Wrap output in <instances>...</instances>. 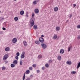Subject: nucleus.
Masks as SVG:
<instances>
[{"label":"nucleus","mask_w":80,"mask_h":80,"mask_svg":"<svg viewBox=\"0 0 80 80\" xmlns=\"http://www.w3.org/2000/svg\"><path fill=\"white\" fill-rule=\"evenodd\" d=\"M35 18H31L29 21V22L30 24V27L32 28L34 25V22L35 21Z\"/></svg>","instance_id":"nucleus-1"},{"label":"nucleus","mask_w":80,"mask_h":80,"mask_svg":"<svg viewBox=\"0 0 80 80\" xmlns=\"http://www.w3.org/2000/svg\"><path fill=\"white\" fill-rule=\"evenodd\" d=\"M41 45L43 49H45L47 47V45L44 43H41Z\"/></svg>","instance_id":"nucleus-2"},{"label":"nucleus","mask_w":80,"mask_h":80,"mask_svg":"<svg viewBox=\"0 0 80 80\" xmlns=\"http://www.w3.org/2000/svg\"><path fill=\"white\" fill-rule=\"evenodd\" d=\"M39 40L41 43H43L44 42V39L42 38H39Z\"/></svg>","instance_id":"nucleus-3"},{"label":"nucleus","mask_w":80,"mask_h":80,"mask_svg":"<svg viewBox=\"0 0 80 80\" xmlns=\"http://www.w3.org/2000/svg\"><path fill=\"white\" fill-rule=\"evenodd\" d=\"M8 54H6L4 56V57L3 60H7V58H8Z\"/></svg>","instance_id":"nucleus-4"},{"label":"nucleus","mask_w":80,"mask_h":80,"mask_svg":"<svg viewBox=\"0 0 80 80\" xmlns=\"http://www.w3.org/2000/svg\"><path fill=\"white\" fill-rule=\"evenodd\" d=\"M25 52H22V54H21V58H25Z\"/></svg>","instance_id":"nucleus-5"},{"label":"nucleus","mask_w":80,"mask_h":80,"mask_svg":"<svg viewBox=\"0 0 80 80\" xmlns=\"http://www.w3.org/2000/svg\"><path fill=\"white\" fill-rule=\"evenodd\" d=\"M34 12L35 13H39V10H38V9L36 8L34 10Z\"/></svg>","instance_id":"nucleus-6"},{"label":"nucleus","mask_w":80,"mask_h":80,"mask_svg":"<svg viewBox=\"0 0 80 80\" xmlns=\"http://www.w3.org/2000/svg\"><path fill=\"white\" fill-rule=\"evenodd\" d=\"M17 42V39L16 38H14L12 39L13 43H16Z\"/></svg>","instance_id":"nucleus-7"},{"label":"nucleus","mask_w":80,"mask_h":80,"mask_svg":"<svg viewBox=\"0 0 80 80\" xmlns=\"http://www.w3.org/2000/svg\"><path fill=\"white\" fill-rule=\"evenodd\" d=\"M37 28H38L37 25L36 24L34 25L33 26V29H34V30H37Z\"/></svg>","instance_id":"nucleus-8"},{"label":"nucleus","mask_w":80,"mask_h":80,"mask_svg":"<svg viewBox=\"0 0 80 80\" xmlns=\"http://www.w3.org/2000/svg\"><path fill=\"white\" fill-rule=\"evenodd\" d=\"M58 10V7H56L54 8V10L55 12H57Z\"/></svg>","instance_id":"nucleus-9"},{"label":"nucleus","mask_w":80,"mask_h":80,"mask_svg":"<svg viewBox=\"0 0 80 80\" xmlns=\"http://www.w3.org/2000/svg\"><path fill=\"white\" fill-rule=\"evenodd\" d=\"M23 43L25 47L27 46V42L25 41L23 42Z\"/></svg>","instance_id":"nucleus-10"},{"label":"nucleus","mask_w":80,"mask_h":80,"mask_svg":"<svg viewBox=\"0 0 80 80\" xmlns=\"http://www.w3.org/2000/svg\"><path fill=\"white\" fill-rule=\"evenodd\" d=\"M67 64L68 65H71L72 64V62L71 61H68L67 62Z\"/></svg>","instance_id":"nucleus-11"},{"label":"nucleus","mask_w":80,"mask_h":80,"mask_svg":"<svg viewBox=\"0 0 80 80\" xmlns=\"http://www.w3.org/2000/svg\"><path fill=\"white\" fill-rule=\"evenodd\" d=\"M5 50L6 52H8V51H9L10 50V48L8 47H7L5 48Z\"/></svg>","instance_id":"nucleus-12"},{"label":"nucleus","mask_w":80,"mask_h":80,"mask_svg":"<svg viewBox=\"0 0 80 80\" xmlns=\"http://www.w3.org/2000/svg\"><path fill=\"white\" fill-rule=\"evenodd\" d=\"M20 14L21 15H23L24 14V11L22 10L20 12Z\"/></svg>","instance_id":"nucleus-13"},{"label":"nucleus","mask_w":80,"mask_h":80,"mask_svg":"<svg viewBox=\"0 0 80 80\" xmlns=\"http://www.w3.org/2000/svg\"><path fill=\"white\" fill-rule=\"evenodd\" d=\"M64 53V50L62 49H61L60 51V53L63 54Z\"/></svg>","instance_id":"nucleus-14"},{"label":"nucleus","mask_w":80,"mask_h":80,"mask_svg":"<svg viewBox=\"0 0 80 80\" xmlns=\"http://www.w3.org/2000/svg\"><path fill=\"white\" fill-rule=\"evenodd\" d=\"M13 63L15 64V65L17 64L18 63V62H17V60H14L13 62Z\"/></svg>","instance_id":"nucleus-15"},{"label":"nucleus","mask_w":80,"mask_h":80,"mask_svg":"<svg viewBox=\"0 0 80 80\" xmlns=\"http://www.w3.org/2000/svg\"><path fill=\"white\" fill-rule=\"evenodd\" d=\"M58 60H61L62 59V58H61V56H58Z\"/></svg>","instance_id":"nucleus-16"},{"label":"nucleus","mask_w":80,"mask_h":80,"mask_svg":"<svg viewBox=\"0 0 80 80\" xmlns=\"http://www.w3.org/2000/svg\"><path fill=\"white\" fill-rule=\"evenodd\" d=\"M25 73H26V74H29V73H30V70H26Z\"/></svg>","instance_id":"nucleus-17"},{"label":"nucleus","mask_w":80,"mask_h":80,"mask_svg":"<svg viewBox=\"0 0 80 80\" xmlns=\"http://www.w3.org/2000/svg\"><path fill=\"white\" fill-rule=\"evenodd\" d=\"M11 67H12V68L15 67V64L14 63L11 64Z\"/></svg>","instance_id":"nucleus-18"},{"label":"nucleus","mask_w":80,"mask_h":80,"mask_svg":"<svg viewBox=\"0 0 80 80\" xmlns=\"http://www.w3.org/2000/svg\"><path fill=\"white\" fill-rule=\"evenodd\" d=\"M18 18L17 17H16L14 18V20H15V21H18Z\"/></svg>","instance_id":"nucleus-19"},{"label":"nucleus","mask_w":80,"mask_h":80,"mask_svg":"<svg viewBox=\"0 0 80 80\" xmlns=\"http://www.w3.org/2000/svg\"><path fill=\"white\" fill-rule=\"evenodd\" d=\"M57 38V35H54V36L53 37V39H56Z\"/></svg>","instance_id":"nucleus-20"},{"label":"nucleus","mask_w":80,"mask_h":80,"mask_svg":"<svg viewBox=\"0 0 80 80\" xmlns=\"http://www.w3.org/2000/svg\"><path fill=\"white\" fill-rule=\"evenodd\" d=\"M72 46H71L70 47H68V52H69L70 50V49L72 48Z\"/></svg>","instance_id":"nucleus-21"},{"label":"nucleus","mask_w":80,"mask_h":80,"mask_svg":"<svg viewBox=\"0 0 80 80\" xmlns=\"http://www.w3.org/2000/svg\"><path fill=\"white\" fill-rule=\"evenodd\" d=\"M36 43V44H37L38 45L40 43V42L39 41H36L35 42Z\"/></svg>","instance_id":"nucleus-22"},{"label":"nucleus","mask_w":80,"mask_h":80,"mask_svg":"<svg viewBox=\"0 0 80 80\" xmlns=\"http://www.w3.org/2000/svg\"><path fill=\"white\" fill-rule=\"evenodd\" d=\"M56 29L57 31H59V30H60V27H56Z\"/></svg>","instance_id":"nucleus-23"},{"label":"nucleus","mask_w":80,"mask_h":80,"mask_svg":"<svg viewBox=\"0 0 80 80\" xmlns=\"http://www.w3.org/2000/svg\"><path fill=\"white\" fill-rule=\"evenodd\" d=\"M80 67V62L78 63L77 66V69Z\"/></svg>","instance_id":"nucleus-24"},{"label":"nucleus","mask_w":80,"mask_h":80,"mask_svg":"<svg viewBox=\"0 0 80 80\" xmlns=\"http://www.w3.org/2000/svg\"><path fill=\"white\" fill-rule=\"evenodd\" d=\"M25 73H24L23 77L22 80H25Z\"/></svg>","instance_id":"nucleus-25"},{"label":"nucleus","mask_w":80,"mask_h":80,"mask_svg":"<svg viewBox=\"0 0 80 80\" xmlns=\"http://www.w3.org/2000/svg\"><path fill=\"white\" fill-rule=\"evenodd\" d=\"M42 57V55H39L38 56V58H41Z\"/></svg>","instance_id":"nucleus-26"},{"label":"nucleus","mask_w":80,"mask_h":80,"mask_svg":"<svg viewBox=\"0 0 80 80\" xmlns=\"http://www.w3.org/2000/svg\"><path fill=\"white\" fill-rule=\"evenodd\" d=\"M45 67H47V68H48V67H49V65L48 64H45Z\"/></svg>","instance_id":"nucleus-27"},{"label":"nucleus","mask_w":80,"mask_h":80,"mask_svg":"<svg viewBox=\"0 0 80 80\" xmlns=\"http://www.w3.org/2000/svg\"><path fill=\"white\" fill-rule=\"evenodd\" d=\"M6 69V68L5 67H3L2 68V70H5Z\"/></svg>","instance_id":"nucleus-28"},{"label":"nucleus","mask_w":80,"mask_h":80,"mask_svg":"<svg viewBox=\"0 0 80 80\" xmlns=\"http://www.w3.org/2000/svg\"><path fill=\"white\" fill-rule=\"evenodd\" d=\"M37 2L36 1H34L33 2V3L34 5H35L36 4H37Z\"/></svg>","instance_id":"nucleus-29"},{"label":"nucleus","mask_w":80,"mask_h":80,"mask_svg":"<svg viewBox=\"0 0 80 80\" xmlns=\"http://www.w3.org/2000/svg\"><path fill=\"white\" fill-rule=\"evenodd\" d=\"M71 73H72V74H75V73H76V72L72 71V72H71Z\"/></svg>","instance_id":"nucleus-30"},{"label":"nucleus","mask_w":80,"mask_h":80,"mask_svg":"<svg viewBox=\"0 0 80 80\" xmlns=\"http://www.w3.org/2000/svg\"><path fill=\"white\" fill-rule=\"evenodd\" d=\"M20 65H22V64H23V62H22V61H21L20 62Z\"/></svg>","instance_id":"nucleus-31"},{"label":"nucleus","mask_w":80,"mask_h":80,"mask_svg":"<svg viewBox=\"0 0 80 80\" xmlns=\"http://www.w3.org/2000/svg\"><path fill=\"white\" fill-rule=\"evenodd\" d=\"M16 55L18 56H19V55H20V53H19V52H17V53H16Z\"/></svg>","instance_id":"nucleus-32"},{"label":"nucleus","mask_w":80,"mask_h":80,"mask_svg":"<svg viewBox=\"0 0 80 80\" xmlns=\"http://www.w3.org/2000/svg\"><path fill=\"white\" fill-rule=\"evenodd\" d=\"M15 58L16 59V60H18V57L17 56H16Z\"/></svg>","instance_id":"nucleus-33"},{"label":"nucleus","mask_w":80,"mask_h":80,"mask_svg":"<svg viewBox=\"0 0 80 80\" xmlns=\"http://www.w3.org/2000/svg\"><path fill=\"white\" fill-rule=\"evenodd\" d=\"M77 27L78 28H80V25H78L77 26Z\"/></svg>","instance_id":"nucleus-34"},{"label":"nucleus","mask_w":80,"mask_h":80,"mask_svg":"<svg viewBox=\"0 0 80 80\" xmlns=\"http://www.w3.org/2000/svg\"><path fill=\"white\" fill-rule=\"evenodd\" d=\"M33 69V68L32 67H30L29 68V70H32Z\"/></svg>","instance_id":"nucleus-35"},{"label":"nucleus","mask_w":80,"mask_h":80,"mask_svg":"<svg viewBox=\"0 0 80 80\" xmlns=\"http://www.w3.org/2000/svg\"><path fill=\"white\" fill-rule=\"evenodd\" d=\"M32 67H35H35H37V65H36V64H33V65H32Z\"/></svg>","instance_id":"nucleus-36"},{"label":"nucleus","mask_w":80,"mask_h":80,"mask_svg":"<svg viewBox=\"0 0 80 80\" xmlns=\"http://www.w3.org/2000/svg\"><path fill=\"white\" fill-rule=\"evenodd\" d=\"M34 16H35V14L33 13L32 15V18H34L33 17H34Z\"/></svg>","instance_id":"nucleus-37"},{"label":"nucleus","mask_w":80,"mask_h":80,"mask_svg":"<svg viewBox=\"0 0 80 80\" xmlns=\"http://www.w3.org/2000/svg\"><path fill=\"white\" fill-rule=\"evenodd\" d=\"M26 80H30V78H28Z\"/></svg>","instance_id":"nucleus-38"},{"label":"nucleus","mask_w":80,"mask_h":80,"mask_svg":"<svg viewBox=\"0 0 80 80\" xmlns=\"http://www.w3.org/2000/svg\"><path fill=\"white\" fill-rule=\"evenodd\" d=\"M28 12H26V16H27V17H28Z\"/></svg>","instance_id":"nucleus-39"},{"label":"nucleus","mask_w":80,"mask_h":80,"mask_svg":"<svg viewBox=\"0 0 80 80\" xmlns=\"http://www.w3.org/2000/svg\"><path fill=\"white\" fill-rule=\"evenodd\" d=\"M2 30H6V28H2Z\"/></svg>","instance_id":"nucleus-40"},{"label":"nucleus","mask_w":80,"mask_h":80,"mask_svg":"<svg viewBox=\"0 0 80 80\" xmlns=\"http://www.w3.org/2000/svg\"><path fill=\"white\" fill-rule=\"evenodd\" d=\"M42 70H45V67H43L42 68Z\"/></svg>","instance_id":"nucleus-41"},{"label":"nucleus","mask_w":80,"mask_h":80,"mask_svg":"<svg viewBox=\"0 0 80 80\" xmlns=\"http://www.w3.org/2000/svg\"><path fill=\"white\" fill-rule=\"evenodd\" d=\"M77 38L78 39V40H79V39H80V36H79L78 37H77Z\"/></svg>","instance_id":"nucleus-42"},{"label":"nucleus","mask_w":80,"mask_h":80,"mask_svg":"<svg viewBox=\"0 0 80 80\" xmlns=\"http://www.w3.org/2000/svg\"><path fill=\"white\" fill-rule=\"evenodd\" d=\"M7 63H8V61H6L5 62V64H7Z\"/></svg>","instance_id":"nucleus-43"},{"label":"nucleus","mask_w":80,"mask_h":80,"mask_svg":"<svg viewBox=\"0 0 80 80\" xmlns=\"http://www.w3.org/2000/svg\"><path fill=\"white\" fill-rule=\"evenodd\" d=\"M73 6L74 7H75L76 6V4H73Z\"/></svg>","instance_id":"nucleus-44"},{"label":"nucleus","mask_w":80,"mask_h":80,"mask_svg":"<svg viewBox=\"0 0 80 80\" xmlns=\"http://www.w3.org/2000/svg\"><path fill=\"white\" fill-rule=\"evenodd\" d=\"M3 20H4V18H2L0 20L3 21Z\"/></svg>","instance_id":"nucleus-45"},{"label":"nucleus","mask_w":80,"mask_h":80,"mask_svg":"<svg viewBox=\"0 0 80 80\" xmlns=\"http://www.w3.org/2000/svg\"><path fill=\"white\" fill-rule=\"evenodd\" d=\"M39 72H40V70H38L37 71V73H39Z\"/></svg>","instance_id":"nucleus-46"},{"label":"nucleus","mask_w":80,"mask_h":80,"mask_svg":"<svg viewBox=\"0 0 80 80\" xmlns=\"http://www.w3.org/2000/svg\"><path fill=\"white\" fill-rule=\"evenodd\" d=\"M31 78H32L33 77V75L32 74L30 76Z\"/></svg>","instance_id":"nucleus-47"},{"label":"nucleus","mask_w":80,"mask_h":80,"mask_svg":"<svg viewBox=\"0 0 80 80\" xmlns=\"http://www.w3.org/2000/svg\"><path fill=\"white\" fill-rule=\"evenodd\" d=\"M37 2H39V0H35Z\"/></svg>","instance_id":"nucleus-48"},{"label":"nucleus","mask_w":80,"mask_h":80,"mask_svg":"<svg viewBox=\"0 0 80 80\" xmlns=\"http://www.w3.org/2000/svg\"><path fill=\"white\" fill-rule=\"evenodd\" d=\"M41 37H44V36L43 35H41Z\"/></svg>","instance_id":"nucleus-49"},{"label":"nucleus","mask_w":80,"mask_h":80,"mask_svg":"<svg viewBox=\"0 0 80 80\" xmlns=\"http://www.w3.org/2000/svg\"><path fill=\"white\" fill-rule=\"evenodd\" d=\"M72 17V15H70V16H69V18H71Z\"/></svg>","instance_id":"nucleus-50"},{"label":"nucleus","mask_w":80,"mask_h":80,"mask_svg":"<svg viewBox=\"0 0 80 80\" xmlns=\"http://www.w3.org/2000/svg\"><path fill=\"white\" fill-rule=\"evenodd\" d=\"M67 22H68V20H67L66 21V23H67Z\"/></svg>","instance_id":"nucleus-51"},{"label":"nucleus","mask_w":80,"mask_h":80,"mask_svg":"<svg viewBox=\"0 0 80 80\" xmlns=\"http://www.w3.org/2000/svg\"><path fill=\"white\" fill-rule=\"evenodd\" d=\"M49 63H50V60H49Z\"/></svg>","instance_id":"nucleus-52"},{"label":"nucleus","mask_w":80,"mask_h":80,"mask_svg":"<svg viewBox=\"0 0 80 80\" xmlns=\"http://www.w3.org/2000/svg\"><path fill=\"white\" fill-rule=\"evenodd\" d=\"M14 0V1H17V0Z\"/></svg>","instance_id":"nucleus-53"},{"label":"nucleus","mask_w":80,"mask_h":80,"mask_svg":"<svg viewBox=\"0 0 80 80\" xmlns=\"http://www.w3.org/2000/svg\"><path fill=\"white\" fill-rule=\"evenodd\" d=\"M0 13H1V11H0Z\"/></svg>","instance_id":"nucleus-54"}]
</instances>
